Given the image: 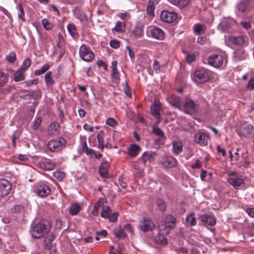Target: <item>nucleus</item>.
<instances>
[{"instance_id": "f257e3e1", "label": "nucleus", "mask_w": 254, "mask_h": 254, "mask_svg": "<svg viewBox=\"0 0 254 254\" xmlns=\"http://www.w3.org/2000/svg\"><path fill=\"white\" fill-rule=\"evenodd\" d=\"M50 229L49 226L42 222L32 224L31 227V234L33 238L40 239L44 234L48 233Z\"/></svg>"}, {"instance_id": "f03ea898", "label": "nucleus", "mask_w": 254, "mask_h": 254, "mask_svg": "<svg viewBox=\"0 0 254 254\" xmlns=\"http://www.w3.org/2000/svg\"><path fill=\"white\" fill-rule=\"evenodd\" d=\"M183 110L185 113L189 115L195 114L198 110L197 103L190 98H186L183 104Z\"/></svg>"}, {"instance_id": "7ed1b4c3", "label": "nucleus", "mask_w": 254, "mask_h": 254, "mask_svg": "<svg viewBox=\"0 0 254 254\" xmlns=\"http://www.w3.org/2000/svg\"><path fill=\"white\" fill-rule=\"evenodd\" d=\"M66 140L62 137L50 140L48 143V147L53 152H58L62 150L65 147Z\"/></svg>"}, {"instance_id": "20e7f679", "label": "nucleus", "mask_w": 254, "mask_h": 254, "mask_svg": "<svg viewBox=\"0 0 254 254\" xmlns=\"http://www.w3.org/2000/svg\"><path fill=\"white\" fill-rule=\"evenodd\" d=\"M208 72L205 69H199L193 73L192 79L197 84H201L209 80Z\"/></svg>"}, {"instance_id": "39448f33", "label": "nucleus", "mask_w": 254, "mask_h": 254, "mask_svg": "<svg viewBox=\"0 0 254 254\" xmlns=\"http://www.w3.org/2000/svg\"><path fill=\"white\" fill-rule=\"evenodd\" d=\"M111 212L112 210L109 206H104L102 207L101 210V217L108 219L110 222H115L117 220L119 214L118 212H115L113 213H111Z\"/></svg>"}, {"instance_id": "423d86ee", "label": "nucleus", "mask_w": 254, "mask_h": 254, "mask_svg": "<svg viewBox=\"0 0 254 254\" xmlns=\"http://www.w3.org/2000/svg\"><path fill=\"white\" fill-rule=\"evenodd\" d=\"M80 58L86 62H90L94 58V54L90 48L85 45L82 44L79 48Z\"/></svg>"}, {"instance_id": "0eeeda50", "label": "nucleus", "mask_w": 254, "mask_h": 254, "mask_svg": "<svg viewBox=\"0 0 254 254\" xmlns=\"http://www.w3.org/2000/svg\"><path fill=\"white\" fill-rule=\"evenodd\" d=\"M209 139V135L206 133L197 132L194 136V141L195 143L202 146H206L208 144V140Z\"/></svg>"}, {"instance_id": "6e6552de", "label": "nucleus", "mask_w": 254, "mask_h": 254, "mask_svg": "<svg viewBox=\"0 0 254 254\" xmlns=\"http://www.w3.org/2000/svg\"><path fill=\"white\" fill-rule=\"evenodd\" d=\"M161 163L165 168L170 169L176 166L177 160L171 155H165L162 157Z\"/></svg>"}, {"instance_id": "1a4fd4ad", "label": "nucleus", "mask_w": 254, "mask_h": 254, "mask_svg": "<svg viewBox=\"0 0 254 254\" xmlns=\"http://www.w3.org/2000/svg\"><path fill=\"white\" fill-rule=\"evenodd\" d=\"M153 221L148 218L143 217L140 222L139 228L143 232L152 231L154 228Z\"/></svg>"}, {"instance_id": "9d476101", "label": "nucleus", "mask_w": 254, "mask_h": 254, "mask_svg": "<svg viewBox=\"0 0 254 254\" xmlns=\"http://www.w3.org/2000/svg\"><path fill=\"white\" fill-rule=\"evenodd\" d=\"M11 183L5 179H0V194L1 196H5L9 193L11 190Z\"/></svg>"}, {"instance_id": "9b49d317", "label": "nucleus", "mask_w": 254, "mask_h": 254, "mask_svg": "<svg viewBox=\"0 0 254 254\" xmlns=\"http://www.w3.org/2000/svg\"><path fill=\"white\" fill-rule=\"evenodd\" d=\"M208 62L210 65L215 67H219L223 63V57L220 55L213 54L208 57Z\"/></svg>"}, {"instance_id": "f8f14e48", "label": "nucleus", "mask_w": 254, "mask_h": 254, "mask_svg": "<svg viewBox=\"0 0 254 254\" xmlns=\"http://www.w3.org/2000/svg\"><path fill=\"white\" fill-rule=\"evenodd\" d=\"M177 16L176 12L163 10L161 12L160 18L162 21L165 22L172 23L175 21Z\"/></svg>"}, {"instance_id": "ddd939ff", "label": "nucleus", "mask_w": 254, "mask_h": 254, "mask_svg": "<svg viewBox=\"0 0 254 254\" xmlns=\"http://www.w3.org/2000/svg\"><path fill=\"white\" fill-rule=\"evenodd\" d=\"M161 109V104L160 102L156 101H155L153 106L150 108L151 115L157 120V124L160 123L161 121L160 112Z\"/></svg>"}, {"instance_id": "4468645a", "label": "nucleus", "mask_w": 254, "mask_h": 254, "mask_svg": "<svg viewBox=\"0 0 254 254\" xmlns=\"http://www.w3.org/2000/svg\"><path fill=\"white\" fill-rule=\"evenodd\" d=\"M112 68L111 78L112 81L115 83H119L120 81V73L117 69V62L114 61L111 63Z\"/></svg>"}, {"instance_id": "2eb2a0df", "label": "nucleus", "mask_w": 254, "mask_h": 254, "mask_svg": "<svg viewBox=\"0 0 254 254\" xmlns=\"http://www.w3.org/2000/svg\"><path fill=\"white\" fill-rule=\"evenodd\" d=\"M227 181L236 190L241 189L245 187L243 180L239 178H229Z\"/></svg>"}, {"instance_id": "dca6fc26", "label": "nucleus", "mask_w": 254, "mask_h": 254, "mask_svg": "<svg viewBox=\"0 0 254 254\" xmlns=\"http://www.w3.org/2000/svg\"><path fill=\"white\" fill-rule=\"evenodd\" d=\"M228 40L230 42L235 45L242 46L243 45L246 41H248V39L247 36L243 35L237 37L231 36L229 37Z\"/></svg>"}, {"instance_id": "f3484780", "label": "nucleus", "mask_w": 254, "mask_h": 254, "mask_svg": "<svg viewBox=\"0 0 254 254\" xmlns=\"http://www.w3.org/2000/svg\"><path fill=\"white\" fill-rule=\"evenodd\" d=\"M151 36L152 38L158 40H163L165 37V34L163 30L159 27L153 28L150 31Z\"/></svg>"}, {"instance_id": "a211bd4d", "label": "nucleus", "mask_w": 254, "mask_h": 254, "mask_svg": "<svg viewBox=\"0 0 254 254\" xmlns=\"http://www.w3.org/2000/svg\"><path fill=\"white\" fill-rule=\"evenodd\" d=\"M144 25L140 22L136 23L135 26L131 31V33L135 38H140L143 37L144 34L143 30Z\"/></svg>"}, {"instance_id": "6ab92c4d", "label": "nucleus", "mask_w": 254, "mask_h": 254, "mask_svg": "<svg viewBox=\"0 0 254 254\" xmlns=\"http://www.w3.org/2000/svg\"><path fill=\"white\" fill-rule=\"evenodd\" d=\"M140 151V147L135 144H131L127 148V154L132 158L136 157Z\"/></svg>"}, {"instance_id": "aec40b11", "label": "nucleus", "mask_w": 254, "mask_h": 254, "mask_svg": "<svg viewBox=\"0 0 254 254\" xmlns=\"http://www.w3.org/2000/svg\"><path fill=\"white\" fill-rule=\"evenodd\" d=\"M55 239L56 236L53 233H48L44 241L43 246L44 248L49 251L52 250L53 247V242Z\"/></svg>"}, {"instance_id": "412c9836", "label": "nucleus", "mask_w": 254, "mask_h": 254, "mask_svg": "<svg viewBox=\"0 0 254 254\" xmlns=\"http://www.w3.org/2000/svg\"><path fill=\"white\" fill-rule=\"evenodd\" d=\"M50 188L46 185L39 186L36 190L37 194L41 197L48 196L51 192Z\"/></svg>"}, {"instance_id": "4be33fe9", "label": "nucleus", "mask_w": 254, "mask_h": 254, "mask_svg": "<svg viewBox=\"0 0 254 254\" xmlns=\"http://www.w3.org/2000/svg\"><path fill=\"white\" fill-rule=\"evenodd\" d=\"M181 101V98L175 95H172L168 98L170 104L179 109H181L182 107Z\"/></svg>"}, {"instance_id": "5701e85b", "label": "nucleus", "mask_w": 254, "mask_h": 254, "mask_svg": "<svg viewBox=\"0 0 254 254\" xmlns=\"http://www.w3.org/2000/svg\"><path fill=\"white\" fill-rule=\"evenodd\" d=\"M155 155V153L152 151H145L142 154L139 160H141L144 165H145L148 161L151 162L154 160Z\"/></svg>"}, {"instance_id": "b1692460", "label": "nucleus", "mask_w": 254, "mask_h": 254, "mask_svg": "<svg viewBox=\"0 0 254 254\" xmlns=\"http://www.w3.org/2000/svg\"><path fill=\"white\" fill-rule=\"evenodd\" d=\"M201 221L209 226H213L216 224V219L214 216L208 214H203L199 216Z\"/></svg>"}, {"instance_id": "393cba45", "label": "nucleus", "mask_w": 254, "mask_h": 254, "mask_svg": "<svg viewBox=\"0 0 254 254\" xmlns=\"http://www.w3.org/2000/svg\"><path fill=\"white\" fill-rule=\"evenodd\" d=\"M172 150L175 154H179L183 151V144L182 141L174 140L172 142Z\"/></svg>"}, {"instance_id": "a878e982", "label": "nucleus", "mask_w": 254, "mask_h": 254, "mask_svg": "<svg viewBox=\"0 0 254 254\" xmlns=\"http://www.w3.org/2000/svg\"><path fill=\"white\" fill-rule=\"evenodd\" d=\"M176 218L172 215H167L165 220V226L166 228L172 229L176 225Z\"/></svg>"}, {"instance_id": "bb28decb", "label": "nucleus", "mask_w": 254, "mask_h": 254, "mask_svg": "<svg viewBox=\"0 0 254 254\" xmlns=\"http://www.w3.org/2000/svg\"><path fill=\"white\" fill-rule=\"evenodd\" d=\"M169 1L180 8H185L190 3V0H168Z\"/></svg>"}, {"instance_id": "cd10ccee", "label": "nucleus", "mask_w": 254, "mask_h": 254, "mask_svg": "<svg viewBox=\"0 0 254 254\" xmlns=\"http://www.w3.org/2000/svg\"><path fill=\"white\" fill-rule=\"evenodd\" d=\"M52 72L51 71H47L44 76L45 84L47 87H51L55 84V81L52 76Z\"/></svg>"}, {"instance_id": "c85d7f7f", "label": "nucleus", "mask_w": 254, "mask_h": 254, "mask_svg": "<svg viewBox=\"0 0 254 254\" xmlns=\"http://www.w3.org/2000/svg\"><path fill=\"white\" fill-rule=\"evenodd\" d=\"M109 164L108 162L102 163L99 167V171L100 175L104 178H107L108 174Z\"/></svg>"}, {"instance_id": "c756f323", "label": "nucleus", "mask_w": 254, "mask_h": 254, "mask_svg": "<svg viewBox=\"0 0 254 254\" xmlns=\"http://www.w3.org/2000/svg\"><path fill=\"white\" fill-rule=\"evenodd\" d=\"M39 166L42 169L47 170H53L56 166L54 163H51L47 160L40 162Z\"/></svg>"}, {"instance_id": "7c9ffc66", "label": "nucleus", "mask_w": 254, "mask_h": 254, "mask_svg": "<svg viewBox=\"0 0 254 254\" xmlns=\"http://www.w3.org/2000/svg\"><path fill=\"white\" fill-rule=\"evenodd\" d=\"M126 30V23L124 22L118 21L115 26L112 29V32H124Z\"/></svg>"}, {"instance_id": "2f4dec72", "label": "nucleus", "mask_w": 254, "mask_h": 254, "mask_svg": "<svg viewBox=\"0 0 254 254\" xmlns=\"http://www.w3.org/2000/svg\"><path fill=\"white\" fill-rule=\"evenodd\" d=\"M24 71L19 68L13 75V79L15 82L22 81L25 79Z\"/></svg>"}, {"instance_id": "473e14b6", "label": "nucleus", "mask_w": 254, "mask_h": 254, "mask_svg": "<svg viewBox=\"0 0 254 254\" xmlns=\"http://www.w3.org/2000/svg\"><path fill=\"white\" fill-rule=\"evenodd\" d=\"M9 74L0 69V87L4 86L8 81Z\"/></svg>"}, {"instance_id": "72a5a7b5", "label": "nucleus", "mask_w": 254, "mask_h": 254, "mask_svg": "<svg viewBox=\"0 0 254 254\" xmlns=\"http://www.w3.org/2000/svg\"><path fill=\"white\" fill-rule=\"evenodd\" d=\"M186 223L191 226H195L196 224V220L195 214L191 213L186 218Z\"/></svg>"}, {"instance_id": "f704fd0d", "label": "nucleus", "mask_w": 254, "mask_h": 254, "mask_svg": "<svg viewBox=\"0 0 254 254\" xmlns=\"http://www.w3.org/2000/svg\"><path fill=\"white\" fill-rule=\"evenodd\" d=\"M81 209V208L78 203H75L70 206L69 212L71 215H76L79 212Z\"/></svg>"}, {"instance_id": "c9c22d12", "label": "nucleus", "mask_w": 254, "mask_h": 254, "mask_svg": "<svg viewBox=\"0 0 254 254\" xmlns=\"http://www.w3.org/2000/svg\"><path fill=\"white\" fill-rule=\"evenodd\" d=\"M60 125L58 123H51L48 129V133L50 135L54 134L55 132L57 131L60 128Z\"/></svg>"}, {"instance_id": "e433bc0d", "label": "nucleus", "mask_w": 254, "mask_h": 254, "mask_svg": "<svg viewBox=\"0 0 254 254\" xmlns=\"http://www.w3.org/2000/svg\"><path fill=\"white\" fill-rule=\"evenodd\" d=\"M97 138L98 141V148L103 150L105 145L104 140V132L102 131H100L97 134Z\"/></svg>"}, {"instance_id": "4c0bfd02", "label": "nucleus", "mask_w": 254, "mask_h": 254, "mask_svg": "<svg viewBox=\"0 0 254 254\" xmlns=\"http://www.w3.org/2000/svg\"><path fill=\"white\" fill-rule=\"evenodd\" d=\"M250 0H242L238 4V9L239 11L244 12H245L249 4Z\"/></svg>"}, {"instance_id": "58836bf2", "label": "nucleus", "mask_w": 254, "mask_h": 254, "mask_svg": "<svg viewBox=\"0 0 254 254\" xmlns=\"http://www.w3.org/2000/svg\"><path fill=\"white\" fill-rule=\"evenodd\" d=\"M51 65L49 64L43 65L40 69H36L34 71V74L36 76L40 75L47 71Z\"/></svg>"}, {"instance_id": "ea45409f", "label": "nucleus", "mask_w": 254, "mask_h": 254, "mask_svg": "<svg viewBox=\"0 0 254 254\" xmlns=\"http://www.w3.org/2000/svg\"><path fill=\"white\" fill-rule=\"evenodd\" d=\"M156 204L158 209L161 212H164L166 209V204L165 202L161 198H158L156 201Z\"/></svg>"}, {"instance_id": "a19ab883", "label": "nucleus", "mask_w": 254, "mask_h": 254, "mask_svg": "<svg viewBox=\"0 0 254 254\" xmlns=\"http://www.w3.org/2000/svg\"><path fill=\"white\" fill-rule=\"evenodd\" d=\"M157 4L151 3V2H148V3L146 8V11L147 14L150 16H154V10L155 9V5Z\"/></svg>"}, {"instance_id": "79ce46f5", "label": "nucleus", "mask_w": 254, "mask_h": 254, "mask_svg": "<svg viewBox=\"0 0 254 254\" xmlns=\"http://www.w3.org/2000/svg\"><path fill=\"white\" fill-rule=\"evenodd\" d=\"M115 235L118 238H125L127 235L121 227L115 229L114 230Z\"/></svg>"}, {"instance_id": "37998d69", "label": "nucleus", "mask_w": 254, "mask_h": 254, "mask_svg": "<svg viewBox=\"0 0 254 254\" xmlns=\"http://www.w3.org/2000/svg\"><path fill=\"white\" fill-rule=\"evenodd\" d=\"M68 32L72 37H74L77 35V30L75 26L73 24H68L67 26Z\"/></svg>"}, {"instance_id": "c03bdc74", "label": "nucleus", "mask_w": 254, "mask_h": 254, "mask_svg": "<svg viewBox=\"0 0 254 254\" xmlns=\"http://www.w3.org/2000/svg\"><path fill=\"white\" fill-rule=\"evenodd\" d=\"M153 132L160 138H166L163 131L158 127L154 126L153 127Z\"/></svg>"}, {"instance_id": "a18cd8bd", "label": "nucleus", "mask_w": 254, "mask_h": 254, "mask_svg": "<svg viewBox=\"0 0 254 254\" xmlns=\"http://www.w3.org/2000/svg\"><path fill=\"white\" fill-rule=\"evenodd\" d=\"M193 30L197 35L201 34L204 31L203 26L200 24H195L193 26Z\"/></svg>"}, {"instance_id": "49530a36", "label": "nucleus", "mask_w": 254, "mask_h": 254, "mask_svg": "<svg viewBox=\"0 0 254 254\" xmlns=\"http://www.w3.org/2000/svg\"><path fill=\"white\" fill-rule=\"evenodd\" d=\"M42 24L46 30H51L53 28V25L51 23L49 22V20L46 18L42 19Z\"/></svg>"}, {"instance_id": "de8ad7c7", "label": "nucleus", "mask_w": 254, "mask_h": 254, "mask_svg": "<svg viewBox=\"0 0 254 254\" xmlns=\"http://www.w3.org/2000/svg\"><path fill=\"white\" fill-rule=\"evenodd\" d=\"M31 64V60L30 58H27L23 63L22 66L19 68L23 71L30 67Z\"/></svg>"}, {"instance_id": "09e8293b", "label": "nucleus", "mask_w": 254, "mask_h": 254, "mask_svg": "<svg viewBox=\"0 0 254 254\" xmlns=\"http://www.w3.org/2000/svg\"><path fill=\"white\" fill-rule=\"evenodd\" d=\"M196 55L194 53H189L187 55L186 60L189 64H190L195 61Z\"/></svg>"}, {"instance_id": "8fccbe9b", "label": "nucleus", "mask_w": 254, "mask_h": 254, "mask_svg": "<svg viewBox=\"0 0 254 254\" xmlns=\"http://www.w3.org/2000/svg\"><path fill=\"white\" fill-rule=\"evenodd\" d=\"M106 124L112 127H115L118 125V122L113 118H109L106 121Z\"/></svg>"}, {"instance_id": "3c124183", "label": "nucleus", "mask_w": 254, "mask_h": 254, "mask_svg": "<svg viewBox=\"0 0 254 254\" xmlns=\"http://www.w3.org/2000/svg\"><path fill=\"white\" fill-rule=\"evenodd\" d=\"M18 7L19 10L18 14L19 18L21 19L23 21H25V12L22 5L20 4H18Z\"/></svg>"}, {"instance_id": "603ef678", "label": "nucleus", "mask_w": 254, "mask_h": 254, "mask_svg": "<svg viewBox=\"0 0 254 254\" xmlns=\"http://www.w3.org/2000/svg\"><path fill=\"white\" fill-rule=\"evenodd\" d=\"M53 176L55 178L59 181L62 180L65 177V174L63 172L61 171H55L53 173Z\"/></svg>"}, {"instance_id": "864d4df0", "label": "nucleus", "mask_w": 254, "mask_h": 254, "mask_svg": "<svg viewBox=\"0 0 254 254\" xmlns=\"http://www.w3.org/2000/svg\"><path fill=\"white\" fill-rule=\"evenodd\" d=\"M156 241L158 243L161 245H166L167 244V240L165 238L163 235H160L156 238Z\"/></svg>"}, {"instance_id": "5fc2aeb1", "label": "nucleus", "mask_w": 254, "mask_h": 254, "mask_svg": "<svg viewBox=\"0 0 254 254\" xmlns=\"http://www.w3.org/2000/svg\"><path fill=\"white\" fill-rule=\"evenodd\" d=\"M6 59L10 63H13L16 59V54L14 52H10L7 56Z\"/></svg>"}, {"instance_id": "6e6d98bb", "label": "nucleus", "mask_w": 254, "mask_h": 254, "mask_svg": "<svg viewBox=\"0 0 254 254\" xmlns=\"http://www.w3.org/2000/svg\"><path fill=\"white\" fill-rule=\"evenodd\" d=\"M221 29L223 32H228L231 27L230 24L228 22H223L221 24Z\"/></svg>"}, {"instance_id": "4d7b16f0", "label": "nucleus", "mask_w": 254, "mask_h": 254, "mask_svg": "<svg viewBox=\"0 0 254 254\" xmlns=\"http://www.w3.org/2000/svg\"><path fill=\"white\" fill-rule=\"evenodd\" d=\"M42 123V118L41 117H39L36 119V120L35 121L33 128V129L35 130H36L38 129V128L40 127L41 124Z\"/></svg>"}, {"instance_id": "13d9d810", "label": "nucleus", "mask_w": 254, "mask_h": 254, "mask_svg": "<svg viewBox=\"0 0 254 254\" xmlns=\"http://www.w3.org/2000/svg\"><path fill=\"white\" fill-rule=\"evenodd\" d=\"M39 82V79L38 78L34 79L33 80L25 81L24 82L26 86L30 87L32 85H36Z\"/></svg>"}, {"instance_id": "bf43d9fd", "label": "nucleus", "mask_w": 254, "mask_h": 254, "mask_svg": "<svg viewBox=\"0 0 254 254\" xmlns=\"http://www.w3.org/2000/svg\"><path fill=\"white\" fill-rule=\"evenodd\" d=\"M110 46L115 49H118L120 46V42L117 40H112L110 41Z\"/></svg>"}, {"instance_id": "052dcab7", "label": "nucleus", "mask_w": 254, "mask_h": 254, "mask_svg": "<svg viewBox=\"0 0 254 254\" xmlns=\"http://www.w3.org/2000/svg\"><path fill=\"white\" fill-rule=\"evenodd\" d=\"M101 200V199H100L98 201V202H97L94 206V208L93 209V210H92V214L94 215H97L98 214V210H99V208L100 207V201Z\"/></svg>"}, {"instance_id": "680f3d73", "label": "nucleus", "mask_w": 254, "mask_h": 254, "mask_svg": "<svg viewBox=\"0 0 254 254\" xmlns=\"http://www.w3.org/2000/svg\"><path fill=\"white\" fill-rule=\"evenodd\" d=\"M240 24L246 30H249L252 27L251 23L250 21H242Z\"/></svg>"}, {"instance_id": "e2e57ef3", "label": "nucleus", "mask_w": 254, "mask_h": 254, "mask_svg": "<svg viewBox=\"0 0 254 254\" xmlns=\"http://www.w3.org/2000/svg\"><path fill=\"white\" fill-rule=\"evenodd\" d=\"M153 70L156 73H159L160 71V66L159 62L155 61L153 64Z\"/></svg>"}, {"instance_id": "0e129e2a", "label": "nucleus", "mask_w": 254, "mask_h": 254, "mask_svg": "<svg viewBox=\"0 0 254 254\" xmlns=\"http://www.w3.org/2000/svg\"><path fill=\"white\" fill-rule=\"evenodd\" d=\"M124 229L125 230H126L129 233H130L131 234H133L134 228H133V227H132L131 224H126L124 226Z\"/></svg>"}, {"instance_id": "69168bd1", "label": "nucleus", "mask_w": 254, "mask_h": 254, "mask_svg": "<svg viewBox=\"0 0 254 254\" xmlns=\"http://www.w3.org/2000/svg\"><path fill=\"white\" fill-rule=\"evenodd\" d=\"M118 15L120 18L124 20L127 19L129 18V15L127 12L120 13Z\"/></svg>"}, {"instance_id": "338daca9", "label": "nucleus", "mask_w": 254, "mask_h": 254, "mask_svg": "<svg viewBox=\"0 0 254 254\" xmlns=\"http://www.w3.org/2000/svg\"><path fill=\"white\" fill-rule=\"evenodd\" d=\"M202 166V163L199 160H196L195 161V163L193 164L191 166V167L193 169L195 168H200Z\"/></svg>"}, {"instance_id": "774afa93", "label": "nucleus", "mask_w": 254, "mask_h": 254, "mask_svg": "<svg viewBox=\"0 0 254 254\" xmlns=\"http://www.w3.org/2000/svg\"><path fill=\"white\" fill-rule=\"evenodd\" d=\"M247 87L251 90L254 89V78H251L247 84Z\"/></svg>"}]
</instances>
